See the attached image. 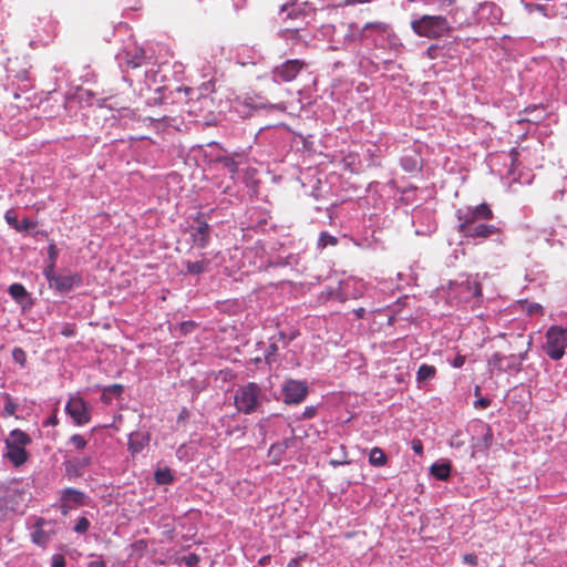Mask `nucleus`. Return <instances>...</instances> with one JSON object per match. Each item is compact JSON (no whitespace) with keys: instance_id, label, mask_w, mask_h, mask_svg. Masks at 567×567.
<instances>
[{"instance_id":"nucleus-1","label":"nucleus","mask_w":567,"mask_h":567,"mask_svg":"<svg viewBox=\"0 0 567 567\" xmlns=\"http://www.w3.org/2000/svg\"><path fill=\"white\" fill-rule=\"evenodd\" d=\"M411 29L417 37L440 39L449 34L451 27L443 16L424 14L411 21Z\"/></svg>"},{"instance_id":"nucleus-2","label":"nucleus","mask_w":567,"mask_h":567,"mask_svg":"<svg viewBox=\"0 0 567 567\" xmlns=\"http://www.w3.org/2000/svg\"><path fill=\"white\" fill-rule=\"evenodd\" d=\"M265 393L261 386L255 382L239 385L234 395V403L238 412L251 414L261 406Z\"/></svg>"},{"instance_id":"nucleus-3","label":"nucleus","mask_w":567,"mask_h":567,"mask_svg":"<svg viewBox=\"0 0 567 567\" xmlns=\"http://www.w3.org/2000/svg\"><path fill=\"white\" fill-rule=\"evenodd\" d=\"M43 276L49 287L59 293H68L82 285V276L71 270L55 272V269L51 271V267H44Z\"/></svg>"},{"instance_id":"nucleus-4","label":"nucleus","mask_w":567,"mask_h":567,"mask_svg":"<svg viewBox=\"0 0 567 567\" xmlns=\"http://www.w3.org/2000/svg\"><path fill=\"white\" fill-rule=\"evenodd\" d=\"M544 352L554 361L560 360L567 348V327L551 326L547 329Z\"/></svg>"},{"instance_id":"nucleus-5","label":"nucleus","mask_w":567,"mask_h":567,"mask_svg":"<svg viewBox=\"0 0 567 567\" xmlns=\"http://www.w3.org/2000/svg\"><path fill=\"white\" fill-rule=\"evenodd\" d=\"M456 217L460 221L457 230H461L473 224L491 220L493 219L494 214L488 204L482 203L474 207L467 206L465 208L457 209Z\"/></svg>"},{"instance_id":"nucleus-6","label":"nucleus","mask_w":567,"mask_h":567,"mask_svg":"<svg viewBox=\"0 0 567 567\" xmlns=\"http://www.w3.org/2000/svg\"><path fill=\"white\" fill-rule=\"evenodd\" d=\"M118 66L123 72V80L132 84V78L128 74L130 70H136L145 64L146 56L142 48L134 47L133 49H124L116 55Z\"/></svg>"},{"instance_id":"nucleus-7","label":"nucleus","mask_w":567,"mask_h":567,"mask_svg":"<svg viewBox=\"0 0 567 567\" xmlns=\"http://www.w3.org/2000/svg\"><path fill=\"white\" fill-rule=\"evenodd\" d=\"M525 359L526 352L509 355L495 352L488 358L487 365L491 370H497L499 372H519Z\"/></svg>"},{"instance_id":"nucleus-8","label":"nucleus","mask_w":567,"mask_h":567,"mask_svg":"<svg viewBox=\"0 0 567 567\" xmlns=\"http://www.w3.org/2000/svg\"><path fill=\"white\" fill-rule=\"evenodd\" d=\"M482 295L481 285L476 280L466 277L461 281L451 284V298H455L457 302H468Z\"/></svg>"},{"instance_id":"nucleus-9","label":"nucleus","mask_w":567,"mask_h":567,"mask_svg":"<svg viewBox=\"0 0 567 567\" xmlns=\"http://www.w3.org/2000/svg\"><path fill=\"white\" fill-rule=\"evenodd\" d=\"M282 401L286 404H299L308 395V385L305 381L289 379L281 388Z\"/></svg>"},{"instance_id":"nucleus-10","label":"nucleus","mask_w":567,"mask_h":567,"mask_svg":"<svg viewBox=\"0 0 567 567\" xmlns=\"http://www.w3.org/2000/svg\"><path fill=\"white\" fill-rule=\"evenodd\" d=\"M306 66L302 60L293 59L287 60L280 65H277L271 71V75L275 82H291L293 81L300 71Z\"/></svg>"},{"instance_id":"nucleus-11","label":"nucleus","mask_w":567,"mask_h":567,"mask_svg":"<svg viewBox=\"0 0 567 567\" xmlns=\"http://www.w3.org/2000/svg\"><path fill=\"white\" fill-rule=\"evenodd\" d=\"M65 412L72 417L76 425H84L91 420L90 406L80 396L71 398L68 401Z\"/></svg>"},{"instance_id":"nucleus-12","label":"nucleus","mask_w":567,"mask_h":567,"mask_svg":"<svg viewBox=\"0 0 567 567\" xmlns=\"http://www.w3.org/2000/svg\"><path fill=\"white\" fill-rule=\"evenodd\" d=\"M194 221L196 226L190 227L192 241L198 248H206L210 241V226L203 219L202 214H197Z\"/></svg>"},{"instance_id":"nucleus-13","label":"nucleus","mask_w":567,"mask_h":567,"mask_svg":"<svg viewBox=\"0 0 567 567\" xmlns=\"http://www.w3.org/2000/svg\"><path fill=\"white\" fill-rule=\"evenodd\" d=\"M313 13L315 8L309 2H302L290 8L289 2H284L279 8V14L284 21L287 19L297 20L299 18L305 20L306 18L311 17Z\"/></svg>"},{"instance_id":"nucleus-14","label":"nucleus","mask_w":567,"mask_h":567,"mask_svg":"<svg viewBox=\"0 0 567 567\" xmlns=\"http://www.w3.org/2000/svg\"><path fill=\"white\" fill-rule=\"evenodd\" d=\"M478 20H485L491 24L498 23L502 20V9L494 2L484 1L478 4L476 10Z\"/></svg>"},{"instance_id":"nucleus-15","label":"nucleus","mask_w":567,"mask_h":567,"mask_svg":"<svg viewBox=\"0 0 567 567\" xmlns=\"http://www.w3.org/2000/svg\"><path fill=\"white\" fill-rule=\"evenodd\" d=\"M458 233L463 234L465 237L485 239L498 233V228L494 225H488L482 221L461 229Z\"/></svg>"},{"instance_id":"nucleus-16","label":"nucleus","mask_w":567,"mask_h":567,"mask_svg":"<svg viewBox=\"0 0 567 567\" xmlns=\"http://www.w3.org/2000/svg\"><path fill=\"white\" fill-rule=\"evenodd\" d=\"M44 524V518H38L31 533V540L41 547H45L50 542V534L43 529Z\"/></svg>"},{"instance_id":"nucleus-17","label":"nucleus","mask_w":567,"mask_h":567,"mask_svg":"<svg viewBox=\"0 0 567 567\" xmlns=\"http://www.w3.org/2000/svg\"><path fill=\"white\" fill-rule=\"evenodd\" d=\"M4 456L14 465L20 466L28 460V453L24 447L16 445H6Z\"/></svg>"},{"instance_id":"nucleus-18","label":"nucleus","mask_w":567,"mask_h":567,"mask_svg":"<svg viewBox=\"0 0 567 567\" xmlns=\"http://www.w3.org/2000/svg\"><path fill=\"white\" fill-rule=\"evenodd\" d=\"M150 437L142 432H133L128 435V451L134 455L140 453L147 444Z\"/></svg>"},{"instance_id":"nucleus-19","label":"nucleus","mask_w":567,"mask_h":567,"mask_svg":"<svg viewBox=\"0 0 567 567\" xmlns=\"http://www.w3.org/2000/svg\"><path fill=\"white\" fill-rule=\"evenodd\" d=\"M31 443V437L23 431L14 429L9 433L8 439L4 441V445H16L25 447Z\"/></svg>"},{"instance_id":"nucleus-20","label":"nucleus","mask_w":567,"mask_h":567,"mask_svg":"<svg viewBox=\"0 0 567 567\" xmlns=\"http://www.w3.org/2000/svg\"><path fill=\"white\" fill-rule=\"evenodd\" d=\"M388 28H389V25L384 22H380V21L368 22L361 29L359 37L361 39H369L372 33H377V34L385 33L388 31Z\"/></svg>"},{"instance_id":"nucleus-21","label":"nucleus","mask_w":567,"mask_h":567,"mask_svg":"<svg viewBox=\"0 0 567 567\" xmlns=\"http://www.w3.org/2000/svg\"><path fill=\"white\" fill-rule=\"evenodd\" d=\"M86 495L75 488L68 487L62 492V501L73 503L74 505L82 506L85 504Z\"/></svg>"},{"instance_id":"nucleus-22","label":"nucleus","mask_w":567,"mask_h":567,"mask_svg":"<svg viewBox=\"0 0 567 567\" xmlns=\"http://www.w3.org/2000/svg\"><path fill=\"white\" fill-rule=\"evenodd\" d=\"M430 471L435 478L445 481L450 477L451 464L449 462H436L432 464Z\"/></svg>"},{"instance_id":"nucleus-23","label":"nucleus","mask_w":567,"mask_h":567,"mask_svg":"<svg viewBox=\"0 0 567 567\" xmlns=\"http://www.w3.org/2000/svg\"><path fill=\"white\" fill-rule=\"evenodd\" d=\"M388 462V457L382 449L373 447L369 453V463L372 466L381 467L384 466Z\"/></svg>"},{"instance_id":"nucleus-24","label":"nucleus","mask_w":567,"mask_h":567,"mask_svg":"<svg viewBox=\"0 0 567 567\" xmlns=\"http://www.w3.org/2000/svg\"><path fill=\"white\" fill-rule=\"evenodd\" d=\"M436 369L433 365L421 364L416 372V381L419 384L432 380L435 377Z\"/></svg>"},{"instance_id":"nucleus-25","label":"nucleus","mask_w":567,"mask_h":567,"mask_svg":"<svg viewBox=\"0 0 567 567\" xmlns=\"http://www.w3.org/2000/svg\"><path fill=\"white\" fill-rule=\"evenodd\" d=\"M186 271L192 275H200L206 271L209 261L208 260H198V261H185Z\"/></svg>"},{"instance_id":"nucleus-26","label":"nucleus","mask_w":567,"mask_h":567,"mask_svg":"<svg viewBox=\"0 0 567 567\" xmlns=\"http://www.w3.org/2000/svg\"><path fill=\"white\" fill-rule=\"evenodd\" d=\"M8 292L12 297V299H14L19 303H21L28 297V291L21 284L10 285Z\"/></svg>"},{"instance_id":"nucleus-27","label":"nucleus","mask_w":567,"mask_h":567,"mask_svg":"<svg viewBox=\"0 0 567 567\" xmlns=\"http://www.w3.org/2000/svg\"><path fill=\"white\" fill-rule=\"evenodd\" d=\"M154 480L158 485H167L174 481L171 470L167 467L157 468L154 473Z\"/></svg>"},{"instance_id":"nucleus-28","label":"nucleus","mask_w":567,"mask_h":567,"mask_svg":"<svg viewBox=\"0 0 567 567\" xmlns=\"http://www.w3.org/2000/svg\"><path fill=\"white\" fill-rule=\"evenodd\" d=\"M303 30L302 25H297L295 28H286L281 31V37L286 40H290L293 42H299L302 40L301 31Z\"/></svg>"},{"instance_id":"nucleus-29","label":"nucleus","mask_w":567,"mask_h":567,"mask_svg":"<svg viewBox=\"0 0 567 567\" xmlns=\"http://www.w3.org/2000/svg\"><path fill=\"white\" fill-rule=\"evenodd\" d=\"M59 250L54 243H51L48 246V258L49 262L45 267H51V271L55 269L56 258H58Z\"/></svg>"},{"instance_id":"nucleus-30","label":"nucleus","mask_w":567,"mask_h":567,"mask_svg":"<svg viewBox=\"0 0 567 567\" xmlns=\"http://www.w3.org/2000/svg\"><path fill=\"white\" fill-rule=\"evenodd\" d=\"M90 526V520L86 517L82 516L78 518V520L75 522L73 530L78 534H84L89 530Z\"/></svg>"},{"instance_id":"nucleus-31","label":"nucleus","mask_w":567,"mask_h":567,"mask_svg":"<svg viewBox=\"0 0 567 567\" xmlns=\"http://www.w3.org/2000/svg\"><path fill=\"white\" fill-rule=\"evenodd\" d=\"M338 239L334 236L329 235L328 233L323 231L320 234L318 245L321 248L327 247L328 245L334 246L337 245Z\"/></svg>"},{"instance_id":"nucleus-32","label":"nucleus","mask_w":567,"mask_h":567,"mask_svg":"<svg viewBox=\"0 0 567 567\" xmlns=\"http://www.w3.org/2000/svg\"><path fill=\"white\" fill-rule=\"evenodd\" d=\"M6 405L3 410V416H11L16 413L17 404L13 402L12 398L9 394L4 395Z\"/></svg>"},{"instance_id":"nucleus-33","label":"nucleus","mask_w":567,"mask_h":567,"mask_svg":"<svg viewBox=\"0 0 567 567\" xmlns=\"http://www.w3.org/2000/svg\"><path fill=\"white\" fill-rule=\"evenodd\" d=\"M277 352H278V344H277L275 338H270V344H269L268 349L266 350V355H265L266 361L268 363L274 361V358L277 354Z\"/></svg>"},{"instance_id":"nucleus-34","label":"nucleus","mask_w":567,"mask_h":567,"mask_svg":"<svg viewBox=\"0 0 567 567\" xmlns=\"http://www.w3.org/2000/svg\"><path fill=\"white\" fill-rule=\"evenodd\" d=\"M70 444H72L76 450H83L86 447L87 442L81 434H73L70 437Z\"/></svg>"},{"instance_id":"nucleus-35","label":"nucleus","mask_w":567,"mask_h":567,"mask_svg":"<svg viewBox=\"0 0 567 567\" xmlns=\"http://www.w3.org/2000/svg\"><path fill=\"white\" fill-rule=\"evenodd\" d=\"M4 218H6L7 223L17 230L19 220H18L14 212L7 210Z\"/></svg>"},{"instance_id":"nucleus-36","label":"nucleus","mask_w":567,"mask_h":567,"mask_svg":"<svg viewBox=\"0 0 567 567\" xmlns=\"http://www.w3.org/2000/svg\"><path fill=\"white\" fill-rule=\"evenodd\" d=\"M104 390L109 394L120 396L124 391V386L122 384H112V385L105 386Z\"/></svg>"},{"instance_id":"nucleus-37","label":"nucleus","mask_w":567,"mask_h":567,"mask_svg":"<svg viewBox=\"0 0 567 567\" xmlns=\"http://www.w3.org/2000/svg\"><path fill=\"white\" fill-rule=\"evenodd\" d=\"M35 226V223L32 221L29 218H23L21 221L18 223V231L29 230Z\"/></svg>"},{"instance_id":"nucleus-38","label":"nucleus","mask_w":567,"mask_h":567,"mask_svg":"<svg viewBox=\"0 0 567 567\" xmlns=\"http://www.w3.org/2000/svg\"><path fill=\"white\" fill-rule=\"evenodd\" d=\"M401 163H402V167L408 172H412L417 168L416 162L412 158L404 157V158H402Z\"/></svg>"},{"instance_id":"nucleus-39","label":"nucleus","mask_w":567,"mask_h":567,"mask_svg":"<svg viewBox=\"0 0 567 567\" xmlns=\"http://www.w3.org/2000/svg\"><path fill=\"white\" fill-rule=\"evenodd\" d=\"M65 558L61 554H55L51 558V567H65Z\"/></svg>"},{"instance_id":"nucleus-40","label":"nucleus","mask_w":567,"mask_h":567,"mask_svg":"<svg viewBox=\"0 0 567 567\" xmlns=\"http://www.w3.org/2000/svg\"><path fill=\"white\" fill-rule=\"evenodd\" d=\"M316 413H317L316 406H313V405L306 406L300 419H302V420L312 419L316 415Z\"/></svg>"},{"instance_id":"nucleus-41","label":"nucleus","mask_w":567,"mask_h":567,"mask_svg":"<svg viewBox=\"0 0 567 567\" xmlns=\"http://www.w3.org/2000/svg\"><path fill=\"white\" fill-rule=\"evenodd\" d=\"M223 163L229 169V172L236 173L238 171V164L233 158L225 157Z\"/></svg>"},{"instance_id":"nucleus-42","label":"nucleus","mask_w":567,"mask_h":567,"mask_svg":"<svg viewBox=\"0 0 567 567\" xmlns=\"http://www.w3.org/2000/svg\"><path fill=\"white\" fill-rule=\"evenodd\" d=\"M411 447L415 454H417V455L423 454V444H422L421 440H417V439L412 440Z\"/></svg>"},{"instance_id":"nucleus-43","label":"nucleus","mask_w":567,"mask_h":567,"mask_svg":"<svg viewBox=\"0 0 567 567\" xmlns=\"http://www.w3.org/2000/svg\"><path fill=\"white\" fill-rule=\"evenodd\" d=\"M12 355H13V359L17 361V362H20L21 364H23V361H24V358H25V354H24V351L20 348H16L13 349L12 351Z\"/></svg>"},{"instance_id":"nucleus-44","label":"nucleus","mask_w":567,"mask_h":567,"mask_svg":"<svg viewBox=\"0 0 567 567\" xmlns=\"http://www.w3.org/2000/svg\"><path fill=\"white\" fill-rule=\"evenodd\" d=\"M527 312L529 315L542 313L543 307L539 303H530L527 308Z\"/></svg>"},{"instance_id":"nucleus-45","label":"nucleus","mask_w":567,"mask_h":567,"mask_svg":"<svg viewBox=\"0 0 567 567\" xmlns=\"http://www.w3.org/2000/svg\"><path fill=\"white\" fill-rule=\"evenodd\" d=\"M489 404L491 400L486 398H481L474 402V406L480 409H486L487 406H489Z\"/></svg>"},{"instance_id":"nucleus-46","label":"nucleus","mask_w":567,"mask_h":567,"mask_svg":"<svg viewBox=\"0 0 567 567\" xmlns=\"http://www.w3.org/2000/svg\"><path fill=\"white\" fill-rule=\"evenodd\" d=\"M463 561L471 566H475L477 565V557L474 554H467L463 556Z\"/></svg>"},{"instance_id":"nucleus-47","label":"nucleus","mask_w":567,"mask_h":567,"mask_svg":"<svg viewBox=\"0 0 567 567\" xmlns=\"http://www.w3.org/2000/svg\"><path fill=\"white\" fill-rule=\"evenodd\" d=\"M306 558V555H301L299 557H295V558H291L288 564H287V567H299L300 566V563L301 560H303Z\"/></svg>"},{"instance_id":"nucleus-48","label":"nucleus","mask_w":567,"mask_h":567,"mask_svg":"<svg viewBox=\"0 0 567 567\" xmlns=\"http://www.w3.org/2000/svg\"><path fill=\"white\" fill-rule=\"evenodd\" d=\"M465 363V357L464 355H456L454 360L452 361V365L456 369L462 368Z\"/></svg>"},{"instance_id":"nucleus-49","label":"nucleus","mask_w":567,"mask_h":567,"mask_svg":"<svg viewBox=\"0 0 567 567\" xmlns=\"http://www.w3.org/2000/svg\"><path fill=\"white\" fill-rule=\"evenodd\" d=\"M255 109H258V107H268V105L266 104H260V105H254ZM270 109L272 110H278V111H285V106L284 104L281 103H278V104H271L269 105Z\"/></svg>"},{"instance_id":"nucleus-50","label":"nucleus","mask_w":567,"mask_h":567,"mask_svg":"<svg viewBox=\"0 0 567 567\" xmlns=\"http://www.w3.org/2000/svg\"><path fill=\"white\" fill-rule=\"evenodd\" d=\"M87 567H106V564L104 560L102 559H99V560H93V561H90L87 564Z\"/></svg>"},{"instance_id":"nucleus-51","label":"nucleus","mask_w":567,"mask_h":567,"mask_svg":"<svg viewBox=\"0 0 567 567\" xmlns=\"http://www.w3.org/2000/svg\"><path fill=\"white\" fill-rule=\"evenodd\" d=\"M346 464H349V461H347V460H343V461L331 460L330 461V465H332L333 467H338L340 465H346Z\"/></svg>"},{"instance_id":"nucleus-52","label":"nucleus","mask_w":567,"mask_h":567,"mask_svg":"<svg viewBox=\"0 0 567 567\" xmlns=\"http://www.w3.org/2000/svg\"><path fill=\"white\" fill-rule=\"evenodd\" d=\"M276 342L282 341L286 343V334L284 332H278L276 336H274Z\"/></svg>"},{"instance_id":"nucleus-53","label":"nucleus","mask_w":567,"mask_h":567,"mask_svg":"<svg viewBox=\"0 0 567 567\" xmlns=\"http://www.w3.org/2000/svg\"><path fill=\"white\" fill-rule=\"evenodd\" d=\"M73 329L71 327H65L63 330H62V334L65 336V337H71L73 336Z\"/></svg>"},{"instance_id":"nucleus-54","label":"nucleus","mask_w":567,"mask_h":567,"mask_svg":"<svg viewBox=\"0 0 567 567\" xmlns=\"http://www.w3.org/2000/svg\"><path fill=\"white\" fill-rule=\"evenodd\" d=\"M101 400L104 402V403H110L111 399L109 396V393L105 392V390L103 389V393L101 395Z\"/></svg>"},{"instance_id":"nucleus-55","label":"nucleus","mask_w":567,"mask_h":567,"mask_svg":"<svg viewBox=\"0 0 567 567\" xmlns=\"http://www.w3.org/2000/svg\"><path fill=\"white\" fill-rule=\"evenodd\" d=\"M197 560H198V557H197L196 555H194V554H193V555H190V556L187 558L186 563H187V565H193V564H194V563H196Z\"/></svg>"},{"instance_id":"nucleus-56","label":"nucleus","mask_w":567,"mask_h":567,"mask_svg":"<svg viewBox=\"0 0 567 567\" xmlns=\"http://www.w3.org/2000/svg\"><path fill=\"white\" fill-rule=\"evenodd\" d=\"M371 0H348V3H367V2H370Z\"/></svg>"},{"instance_id":"nucleus-57","label":"nucleus","mask_w":567,"mask_h":567,"mask_svg":"<svg viewBox=\"0 0 567 567\" xmlns=\"http://www.w3.org/2000/svg\"><path fill=\"white\" fill-rule=\"evenodd\" d=\"M58 423V420L55 416H52L50 417L48 421H47V424H52V425H55Z\"/></svg>"},{"instance_id":"nucleus-58","label":"nucleus","mask_w":567,"mask_h":567,"mask_svg":"<svg viewBox=\"0 0 567 567\" xmlns=\"http://www.w3.org/2000/svg\"><path fill=\"white\" fill-rule=\"evenodd\" d=\"M298 0H285V2H289V8L296 6Z\"/></svg>"},{"instance_id":"nucleus-59","label":"nucleus","mask_w":567,"mask_h":567,"mask_svg":"<svg viewBox=\"0 0 567 567\" xmlns=\"http://www.w3.org/2000/svg\"><path fill=\"white\" fill-rule=\"evenodd\" d=\"M363 312H364V309H363V308H360V309L357 311L358 316H360V317L363 315Z\"/></svg>"}]
</instances>
